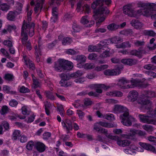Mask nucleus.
Segmentation results:
<instances>
[{"label": "nucleus", "instance_id": "nucleus-16", "mask_svg": "<svg viewBox=\"0 0 156 156\" xmlns=\"http://www.w3.org/2000/svg\"><path fill=\"white\" fill-rule=\"evenodd\" d=\"M140 80L137 79H133L130 81V84L127 85L126 88H132L135 87H137L139 86Z\"/></svg>", "mask_w": 156, "mask_h": 156}, {"label": "nucleus", "instance_id": "nucleus-4", "mask_svg": "<svg viewBox=\"0 0 156 156\" xmlns=\"http://www.w3.org/2000/svg\"><path fill=\"white\" fill-rule=\"evenodd\" d=\"M114 111L116 113H123L120 115L121 122L125 126H129L132 125L133 117L129 115L128 109L123 106L116 105H115Z\"/></svg>", "mask_w": 156, "mask_h": 156}, {"label": "nucleus", "instance_id": "nucleus-31", "mask_svg": "<svg viewBox=\"0 0 156 156\" xmlns=\"http://www.w3.org/2000/svg\"><path fill=\"white\" fill-rule=\"evenodd\" d=\"M83 75L82 71L78 70L75 73L70 74L71 77L76 78L78 77L81 76Z\"/></svg>", "mask_w": 156, "mask_h": 156}, {"label": "nucleus", "instance_id": "nucleus-39", "mask_svg": "<svg viewBox=\"0 0 156 156\" xmlns=\"http://www.w3.org/2000/svg\"><path fill=\"white\" fill-rule=\"evenodd\" d=\"M108 66L107 65H101L99 66H97L95 68V69L97 71H100L107 68Z\"/></svg>", "mask_w": 156, "mask_h": 156}, {"label": "nucleus", "instance_id": "nucleus-36", "mask_svg": "<svg viewBox=\"0 0 156 156\" xmlns=\"http://www.w3.org/2000/svg\"><path fill=\"white\" fill-rule=\"evenodd\" d=\"M86 60V57L83 55H77L76 58V60L80 62H84Z\"/></svg>", "mask_w": 156, "mask_h": 156}, {"label": "nucleus", "instance_id": "nucleus-38", "mask_svg": "<svg viewBox=\"0 0 156 156\" xmlns=\"http://www.w3.org/2000/svg\"><path fill=\"white\" fill-rule=\"evenodd\" d=\"M81 23L84 24L85 25L89 23V19L88 18L87 15H85L83 16L81 18L80 20Z\"/></svg>", "mask_w": 156, "mask_h": 156}, {"label": "nucleus", "instance_id": "nucleus-48", "mask_svg": "<svg viewBox=\"0 0 156 156\" xmlns=\"http://www.w3.org/2000/svg\"><path fill=\"white\" fill-rule=\"evenodd\" d=\"M33 84L34 85V88L35 89L38 87H40V83L38 80L37 79H33Z\"/></svg>", "mask_w": 156, "mask_h": 156}, {"label": "nucleus", "instance_id": "nucleus-20", "mask_svg": "<svg viewBox=\"0 0 156 156\" xmlns=\"http://www.w3.org/2000/svg\"><path fill=\"white\" fill-rule=\"evenodd\" d=\"M57 8L55 7L52 9V14L53 17H51L52 22L55 23L57 20L58 17V13L57 11Z\"/></svg>", "mask_w": 156, "mask_h": 156}, {"label": "nucleus", "instance_id": "nucleus-14", "mask_svg": "<svg viewBox=\"0 0 156 156\" xmlns=\"http://www.w3.org/2000/svg\"><path fill=\"white\" fill-rule=\"evenodd\" d=\"M142 95L147 98H154L156 97V93L154 91L145 90L142 92Z\"/></svg>", "mask_w": 156, "mask_h": 156}, {"label": "nucleus", "instance_id": "nucleus-64", "mask_svg": "<svg viewBox=\"0 0 156 156\" xmlns=\"http://www.w3.org/2000/svg\"><path fill=\"white\" fill-rule=\"evenodd\" d=\"M146 73L148 76L153 77V78H156V73L153 71H147Z\"/></svg>", "mask_w": 156, "mask_h": 156}, {"label": "nucleus", "instance_id": "nucleus-40", "mask_svg": "<svg viewBox=\"0 0 156 156\" xmlns=\"http://www.w3.org/2000/svg\"><path fill=\"white\" fill-rule=\"evenodd\" d=\"M72 41V40L71 39L66 37L63 38L62 41V43L63 45H65L67 44H70Z\"/></svg>", "mask_w": 156, "mask_h": 156}, {"label": "nucleus", "instance_id": "nucleus-17", "mask_svg": "<svg viewBox=\"0 0 156 156\" xmlns=\"http://www.w3.org/2000/svg\"><path fill=\"white\" fill-rule=\"evenodd\" d=\"M37 150L40 152H42L45 150V145L40 142H37L35 144Z\"/></svg>", "mask_w": 156, "mask_h": 156}, {"label": "nucleus", "instance_id": "nucleus-55", "mask_svg": "<svg viewBox=\"0 0 156 156\" xmlns=\"http://www.w3.org/2000/svg\"><path fill=\"white\" fill-rule=\"evenodd\" d=\"M34 143L32 141L28 142L26 146V148L27 149L29 150H32L33 147L34 146Z\"/></svg>", "mask_w": 156, "mask_h": 156}, {"label": "nucleus", "instance_id": "nucleus-27", "mask_svg": "<svg viewBox=\"0 0 156 156\" xmlns=\"http://www.w3.org/2000/svg\"><path fill=\"white\" fill-rule=\"evenodd\" d=\"M108 95L114 97H121L122 96V93L120 91H116L108 92L107 94Z\"/></svg>", "mask_w": 156, "mask_h": 156}, {"label": "nucleus", "instance_id": "nucleus-50", "mask_svg": "<svg viewBox=\"0 0 156 156\" xmlns=\"http://www.w3.org/2000/svg\"><path fill=\"white\" fill-rule=\"evenodd\" d=\"M20 92L21 93H26L30 92V90L27 87L23 86L20 88Z\"/></svg>", "mask_w": 156, "mask_h": 156}, {"label": "nucleus", "instance_id": "nucleus-18", "mask_svg": "<svg viewBox=\"0 0 156 156\" xmlns=\"http://www.w3.org/2000/svg\"><path fill=\"white\" fill-rule=\"evenodd\" d=\"M139 144L141 147L147 150L151 151L153 152H154L155 151V148L149 144L140 142Z\"/></svg>", "mask_w": 156, "mask_h": 156}, {"label": "nucleus", "instance_id": "nucleus-33", "mask_svg": "<svg viewBox=\"0 0 156 156\" xmlns=\"http://www.w3.org/2000/svg\"><path fill=\"white\" fill-rule=\"evenodd\" d=\"M144 68L147 70H153L156 69V66L153 64H148L144 66Z\"/></svg>", "mask_w": 156, "mask_h": 156}, {"label": "nucleus", "instance_id": "nucleus-32", "mask_svg": "<svg viewBox=\"0 0 156 156\" xmlns=\"http://www.w3.org/2000/svg\"><path fill=\"white\" fill-rule=\"evenodd\" d=\"M110 41L112 43L117 44L122 41V39L119 37H115L110 39Z\"/></svg>", "mask_w": 156, "mask_h": 156}, {"label": "nucleus", "instance_id": "nucleus-49", "mask_svg": "<svg viewBox=\"0 0 156 156\" xmlns=\"http://www.w3.org/2000/svg\"><path fill=\"white\" fill-rule=\"evenodd\" d=\"M100 57L102 58H106L110 56L109 50H106L101 54Z\"/></svg>", "mask_w": 156, "mask_h": 156}, {"label": "nucleus", "instance_id": "nucleus-11", "mask_svg": "<svg viewBox=\"0 0 156 156\" xmlns=\"http://www.w3.org/2000/svg\"><path fill=\"white\" fill-rule=\"evenodd\" d=\"M121 62L125 65L131 66L136 64L137 61L135 59L129 58L122 59Z\"/></svg>", "mask_w": 156, "mask_h": 156}, {"label": "nucleus", "instance_id": "nucleus-42", "mask_svg": "<svg viewBox=\"0 0 156 156\" xmlns=\"http://www.w3.org/2000/svg\"><path fill=\"white\" fill-rule=\"evenodd\" d=\"M82 12L84 11L85 13H89L90 11V8L87 4H85L82 8Z\"/></svg>", "mask_w": 156, "mask_h": 156}, {"label": "nucleus", "instance_id": "nucleus-43", "mask_svg": "<svg viewBox=\"0 0 156 156\" xmlns=\"http://www.w3.org/2000/svg\"><path fill=\"white\" fill-rule=\"evenodd\" d=\"M143 129L148 131L151 132L153 130V127L151 125H144L142 126Z\"/></svg>", "mask_w": 156, "mask_h": 156}, {"label": "nucleus", "instance_id": "nucleus-25", "mask_svg": "<svg viewBox=\"0 0 156 156\" xmlns=\"http://www.w3.org/2000/svg\"><path fill=\"white\" fill-rule=\"evenodd\" d=\"M90 87L91 88H103L105 90H107L108 89L110 88V87L109 86H106L104 84H94L91 85Z\"/></svg>", "mask_w": 156, "mask_h": 156}, {"label": "nucleus", "instance_id": "nucleus-46", "mask_svg": "<svg viewBox=\"0 0 156 156\" xmlns=\"http://www.w3.org/2000/svg\"><path fill=\"white\" fill-rule=\"evenodd\" d=\"M84 69H92L94 67L93 63H87L84 64Z\"/></svg>", "mask_w": 156, "mask_h": 156}, {"label": "nucleus", "instance_id": "nucleus-47", "mask_svg": "<svg viewBox=\"0 0 156 156\" xmlns=\"http://www.w3.org/2000/svg\"><path fill=\"white\" fill-rule=\"evenodd\" d=\"M107 137L109 139H111L112 140L116 141L117 144V142L118 141H119L120 139L118 136H113L111 134H109L108 136Z\"/></svg>", "mask_w": 156, "mask_h": 156}, {"label": "nucleus", "instance_id": "nucleus-35", "mask_svg": "<svg viewBox=\"0 0 156 156\" xmlns=\"http://www.w3.org/2000/svg\"><path fill=\"white\" fill-rule=\"evenodd\" d=\"M20 132L18 130H15L13 132L12 137V139L14 140H16L18 137L20 135Z\"/></svg>", "mask_w": 156, "mask_h": 156}, {"label": "nucleus", "instance_id": "nucleus-24", "mask_svg": "<svg viewBox=\"0 0 156 156\" xmlns=\"http://www.w3.org/2000/svg\"><path fill=\"white\" fill-rule=\"evenodd\" d=\"M103 47H98L96 46L90 45L88 47V50L89 52L96 51L100 52Z\"/></svg>", "mask_w": 156, "mask_h": 156}, {"label": "nucleus", "instance_id": "nucleus-34", "mask_svg": "<svg viewBox=\"0 0 156 156\" xmlns=\"http://www.w3.org/2000/svg\"><path fill=\"white\" fill-rule=\"evenodd\" d=\"M137 103L139 104L142 105H147L150 104V101L148 100L141 99L137 101Z\"/></svg>", "mask_w": 156, "mask_h": 156}, {"label": "nucleus", "instance_id": "nucleus-45", "mask_svg": "<svg viewBox=\"0 0 156 156\" xmlns=\"http://www.w3.org/2000/svg\"><path fill=\"white\" fill-rule=\"evenodd\" d=\"M59 76L62 78L66 80H69L70 78L71 77L70 76V74H65L63 73H62L59 75Z\"/></svg>", "mask_w": 156, "mask_h": 156}, {"label": "nucleus", "instance_id": "nucleus-7", "mask_svg": "<svg viewBox=\"0 0 156 156\" xmlns=\"http://www.w3.org/2000/svg\"><path fill=\"white\" fill-rule=\"evenodd\" d=\"M105 75L108 76H114L119 75L120 71L119 68L114 69H109L104 71Z\"/></svg>", "mask_w": 156, "mask_h": 156}, {"label": "nucleus", "instance_id": "nucleus-60", "mask_svg": "<svg viewBox=\"0 0 156 156\" xmlns=\"http://www.w3.org/2000/svg\"><path fill=\"white\" fill-rule=\"evenodd\" d=\"M18 104V102L16 100L13 99L10 101L9 105L12 107H15Z\"/></svg>", "mask_w": 156, "mask_h": 156}, {"label": "nucleus", "instance_id": "nucleus-30", "mask_svg": "<svg viewBox=\"0 0 156 156\" xmlns=\"http://www.w3.org/2000/svg\"><path fill=\"white\" fill-rule=\"evenodd\" d=\"M9 108L6 105L3 106L0 110V113L2 115H4L9 112Z\"/></svg>", "mask_w": 156, "mask_h": 156}, {"label": "nucleus", "instance_id": "nucleus-29", "mask_svg": "<svg viewBox=\"0 0 156 156\" xmlns=\"http://www.w3.org/2000/svg\"><path fill=\"white\" fill-rule=\"evenodd\" d=\"M97 123L101 126L107 128H112L114 127V125L113 124L105 122H99Z\"/></svg>", "mask_w": 156, "mask_h": 156}, {"label": "nucleus", "instance_id": "nucleus-63", "mask_svg": "<svg viewBox=\"0 0 156 156\" xmlns=\"http://www.w3.org/2000/svg\"><path fill=\"white\" fill-rule=\"evenodd\" d=\"M97 57V55L94 53H92L89 54L88 58L90 60H95Z\"/></svg>", "mask_w": 156, "mask_h": 156}, {"label": "nucleus", "instance_id": "nucleus-1", "mask_svg": "<svg viewBox=\"0 0 156 156\" xmlns=\"http://www.w3.org/2000/svg\"><path fill=\"white\" fill-rule=\"evenodd\" d=\"M104 2L106 5H108L111 4V0H96L91 4V8L94 9V14L93 17L96 20L100 18L98 22L96 23L98 26L100 23L102 22L105 20V17L102 16L104 13L108 14L109 13V11L107 9L106 7L104 6Z\"/></svg>", "mask_w": 156, "mask_h": 156}, {"label": "nucleus", "instance_id": "nucleus-57", "mask_svg": "<svg viewBox=\"0 0 156 156\" xmlns=\"http://www.w3.org/2000/svg\"><path fill=\"white\" fill-rule=\"evenodd\" d=\"M4 78L5 80L10 81L12 80L14 76L10 74H7L5 75Z\"/></svg>", "mask_w": 156, "mask_h": 156}, {"label": "nucleus", "instance_id": "nucleus-59", "mask_svg": "<svg viewBox=\"0 0 156 156\" xmlns=\"http://www.w3.org/2000/svg\"><path fill=\"white\" fill-rule=\"evenodd\" d=\"M123 32V34L126 36L131 35L133 34L132 30L130 29L126 30Z\"/></svg>", "mask_w": 156, "mask_h": 156}, {"label": "nucleus", "instance_id": "nucleus-51", "mask_svg": "<svg viewBox=\"0 0 156 156\" xmlns=\"http://www.w3.org/2000/svg\"><path fill=\"white\" fill-rule=\"evenodd\" d=\"M2 125L4 126L5 130L8 131L9 130V124L7 121H3L2 123Z\"/></svg>", "mask_w": 156, "mask_h": 156}, {"label": "nucleus", "instance_id": "nucleus-13", "mask_svg": "<svg viewBox=\"0 0 156 156\" xmlns=\"http://www.w3.org/2000/svg\"><path fill=\"white\" fill-rule=\"evenodd\" d=\"M126 133V134H123L122 136L128 139H132L136 134V130L132 129H130Z\"/></svg>", "mask_w": 156, "mask_h": 156}, {"label": "nucleus", "instance_id": "nucleus-15", "mask_svg": "<svg viewBox=\"0 0 156 156\" xmlns=\"http://www.w3.org/2000/svg\"><path fill=\"white\" fill-rule=\"evenodd\" d=\"M131 25L136 29H140L143 27V23L137 20H133L130 22Z\"/></svg>", "mask_w": 156, "mask_h": 156}, {"label": "nucleus", "instance_id": "nucleus-44", "mask_svg": "<svg viewBox=\"0 0 156 156\" xmlns=\"http://www.w3.org/2000/svg\"><path fill=\"white\" fill-rule=\"evenodd\" d=\"M145 42L144 41H140L138 40H136L134 41V44L135 46L137 47H142V46L144 44Z\"/></svg>", "mask_w": 156, "mask_h": 156}, {"label": "nucleus", "instance_id": "nucleus-22", "mask_svg": "<svg viewBox=\"0 0 156 156\" xmlns=\"http://www.w3.org/2000/svg\"><path fill=\"white\" fill-rule=\"evenodd\" d=\"M94 129L98 132H100L101 133H104L107 137L109 135L108 133V130L103 128L98 127L97 126L94 125Z\"/></svg>", "mask_w": 156, "mask_h": 156}, {"label": "nucleus", "instance_id": "nucleus-12", "mask_svg": "<svg viewBox=\"0 0 156 156\" xmlns=\"http://www.w3.org/2000/svg\"><path fill=\"white\" fill-rule=\"evenodd\" d=\"M20 13L16 11H10L7 14V18L9 20L14 21L16 16Z\"/></svg>", "mask_w": 156, "mask_h": 156}, {"label": "nucleus", "instance_id": "nucleus-62", "mask_svg": "<svg viewBox=\"0 0 156 156\" xmlns=\"http://www.w3.org/2000/svg\"><path fill=\"white\" fill-rule=\"evenodd\" d=\"M84 104L86 106H88L92 104V102L89 98H86L84 99Z\"/></svg>", "mask_w": 156, "mask_h": 156}, {"label": "nucleus", "instance_id": "nucleus-26", "mask_svg": "<svg viewBox=\"0 0 156 156\" xmlns=\"http://www.w3.org/2000/svg\"><path fill=\"white\" fill-rule=\"evenodd\" d=\"M119 27V25L114 23H112L109 24L107 27V29L109 31H115L118 29Z\"/></svg>", "mask_w": 156, "mask_h": 156}, {"label": "nucleus", "instance_id": "nucleus-53", "mask_svg": "<svg viewBox=\"0 0 156 156\" xmlns=\"http://www.w3.org/2000/svg\"><path fill=\"white\" fill-rule=\"evenodd\" d=\"M139 50H133L129 52V54L132 55H135L137 56H139Z\"/></svg>", "mask_w": 156, "mask_h": 156}, {"label": "nucleus", "instance_id": "nucleus-23", "mask_svg": "<svg viewBox=\"0 0 156 156\" xmlns=\"http://www.w3.org/2000/svg\"><path fill=\"white\" fill-rule=\"evenodd\" d=\"M129 83V81L126 78L122 77L119 80L117 85L121 87H123L124 84Z\"/></svg>", "mask_w": 156, "mask_h": 156}, {"label": "nucleus", "instance_id": "nucleus-54", "mask_svg": "<svg viewBox=\"0 0 156 156\" xmlns=\"http://www.w3.org/2000/svg\"><path fill=\"white\" fill-rule=\"evenodd\" d=\"M46 96L48 98L52 100H53L55 99V98L51 92L48 91L46 92Z\"/></svg>", "mask_w": 156, "mask_h": 156}, {"label": "nucleus", "instance_id": "nucleus-52", "mask_svg": "<svg viewBox=\"0 0 156 156\" xmlns=\"http://www.w3.org/2000/svg\"><path fill=\"white\" fill-rule=\"evenodd\" d=\"M78 51L77 52L74 50L71 49H67L66 51V53L68 54L71 55H76L78 53Z\"/></svg>", "mask_w": 156, "mask_h": 156}, {"label": "nucleus", "instance_id": "nucleus-61", "mask_svg": "<svg viewBox=\"0 0 156 156\" xmlns=\"http://www.w3.org/2000/svg\"><path fill=\"white\" fill-rule=\"evenodd\" d=\"M72 27L74 32H79L80 30V28L79 26L75 23L73 24Z\"/></svg>", "mask_w": 156, "mask_h": 156}, {"label": "nucleus", "instance_id": "nucleus-19", "mask_svg": "<svg viewBox=\"0 0 156 156\" xmlns=\"http://www.w3.org/2000/svg\"><path fill=\"white\" fill-rule=\"evenodd\" d=\"M41 46L38 45V47L37 46L35 48V55L36 56V59L37 62H39L40 61V56L41 55V53L40 48Z\"/></svg>", "mask_w": 156, "mask_h": 156}, {"label": "nucleus", "instance_id": "nucleus-58", "mask_svg": "<svg viewBox=\"0 0 156 156\" xmlns=\"http://www.w3.org/2000/svg\"><path fill=\"white\" fill-rule=\"evenodd\" d=\"M59 83L61 84L62 86L65 87H67L69 86V84L67 82V81L64 79H62L59 82Z\"/></svg>", "mask_w": 156, "mask_h": 156}, {"label": "nucleus", "instance_id": "nucleus-6", "mask_svg": "<svg viewBox=\"0 0 156 156\" xmlns=\"http://www.w3.org/2000/svg\"><path fill=\"white\" fill-rule=\"evenodd\" d=\"M123 13L127 15L128 16L131 17H135L136 16V12L132 8L131 5H128L123 7Z\"/></svg>", "mask_w": 156, "mask_h": 156}, {"label": "nucleus", "instance_id": "nucleus-9", "mask_svg": "<svg viewBox=\"0 0 156 156\" xmlns=\"http://www.w3.org/2000/svg\"><path fill=\"white\" fill-rule=\"evenodd\" d=\"M63 128L66 130H72L73 129L72 122L70 120L66 119L62 122Z\"/></svg>", "mask_w": 156, "mask_h": 156}, {"label": "nucleus", "instance_id": "nucleus-28", "mask_svg": "<svg viewBox=\"0 0 156 156\" xmlns=\"http://www.w3.org/2000/svg\"><path fill=\"white\" fill-rule=\"evenodd\" d=\"M10 6L7 4L4 3L0 4V10L7 12L10 9Z\"/></svg>", "mask_w": 156, "mask_h": 156}, {"label": "nucleus", "instance_id": "nucleus-2", "mask_svg": "<svg viewBox=\"0 0 156 156\" xmlns=\"http://www.w3.org/2000/svg\"><path fill=\"white\" fill-rule=\"evenodd\" d=\"M27 21L24 20L21 27L20 39L22 44L25 45L28 39L29 36L31 37L34 34L35 24L33 22H31V16H27Z\"/></svg>", "mask_w": 156, "mask_h": 156}, {"label": "nucleus", "instance_id": "nucleus-56", "mask_svg": "<svg viewBox=\"0 0 156 156\" xmlns=\"http://www.w3.org/2000/svg\"><path fill=\"white\" fill-rule=\"evenodd\" d=\"M21 110L22 113L24 115H28L30 114V112L28 111L27 107L25 106L22 108Z\"/></svg>", "mask_w": 156, "mask_h": 156}, {"label": "nucleus", "instance_id": "nucleus-41", "mask_svg": "<svg viewBox=\"0 0 156 156\" xmlns=\"http://www.w3.org/2000/svg\"><path fill=\"white\" fill-rule=\"evenodd\" d=\"M108 40L105 39L100 42V43L98 45L100 47H103V48L102 49L104 50V48H106V47H104L105 46L108 44Z\"/></svg>", "mask_w": 156, "mask_h": 156}, {"label": "nucleus", "instance_id": "nucleus-21", "mask_svg": "<svg viewBox=\"0 0 156 156\" xmlns=\"http://www.w3.org/2000/svg\"><path fill=\"white\" fill-rule=\"evenodd\" d=\"M130 143V141L126 140H122L120 139V140L117 142V144L118 145L123 147L128 146Z\"/></svg>", "mask_w": 156, "mask_h": 156}, {"label": "nucleus", "instance_id": "nucleus-37", "mask_svg": "<svg viewBox=\"0 0 156 156\" xmlns=\"http://www.w3.org/2000/svg\"><path fill=\"white\" fill-rule=\"evenodd\" d=\"M145 35L154 37L156 36V33L153 30H145L144 31Z\"/></svg>", "mask_w": 156, "mask_h": 156}, {"label": "nucleus", "instance_id": "nucleus-8", "mask_svg": "<svg viewBox=\"0 0 156 156\" xmlns=\"http://www.w3.org/2000/svg\"><path fill=\"white\" fill-rule=\"evenodd\" d=\"M139 116L140 120L143 122L156 125V121L150 118L148 116H145L144 115L140 114Z\"/></svg>", "mask_w": 156, "mask_h": 156}, {"label": "nucleus", "instance_id": "nucleus-5", "mask_svg": "<svg viewBox=\"0 0 156 156\" xmlns=\"http://www.w3.org/2000/svg\"><path fill=\"white\" fill-rule=\"evenodd\" d=\"M73 66L71 62L64 59H60L55 63L54 68L56 71L60 72L65 70H70Z\"/></svg>", "mask_w": 156, "mask_h": 156}, {"label": "nucleus", "instance_id": "nucleus-10", "mask_svg": "<svg viewBox=\"0 0 156 156\" xmlns=\"http://www.w3.org/2000/svg\"><path fill=\"white\" fill-rule=\"evenodd\" d=\"M138 93L135 90L130 91L129 93L128 96V100L131 102L135 101L137 99Z\"/></svg>", "mask_w": 156, "mask_h": 156}, {"label": "nucleus", "instance_id": "nucleus-3", "mask_svg": "<svg viewBox=\"0 0 156 156\" xmlns=\"http://www.w3.org/2000/svg\"><path fill=\"white\" fill-rule=\"evenodd\" d=\"M138 6L141 8L140 10H138V13L147 17L151 16V19L156 20V12L155 13L154 12L156 10V4L139 2L138 4Z\"/></svg>", "mask_w": 156, "mask_h": 156}]
</instances>
